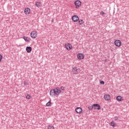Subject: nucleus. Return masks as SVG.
<instances>
[{"instance_id":"nucleus-1","label":"nucleus","mask_w":129,"mask_h":129,"mask_svg":"<svg viewBox=\"0 0 129 129\" xmlns=\"http://www.w3.org/2000/svg\"><path fill=\"white\" fill-rule=\"evenodd\" d=\"M60 93H61V90L59 89V87L51 89L50 91V95H51L52 96L55 95H59Z\"/></svg>"},{"instance_id":"nucleus-2","label":"nucleus","mask_w":129,"mask_h":129,"mask_svg":"<svg viewBox=\"0 0 129 129\" xmlns=\"http://www.w3.org/2000/svg\"><path fill=\"white\" fill-rule=\"evenodd\" d=\"M81 2L79 0H77L75 2V5L76 6V9H79V7L81 6Z\"/></svg>"},{"instance_id":"nucleus-3","label":"nucleus","mask_w":129,"mask_h":129,"mask_svg":"<svg viewBox=\"0 0 129 129\" xmlns=\"http://www.w3.org/2000/svg\"><path fill=\"white\" fill-rule=\"evenodd\" d=\"M30 36L32 39H36V38L37 37V31H33L31 32Z\"/></svg>"},{"instance_id":"nucleus-4","label":"nucleus","mask_w":129,"mask_h":129,"mask_svg":"<svg viewBox=\"0 0 129 129\" xmlns=\"http://www.w3.org/2000/svg\"><path fill=\"white\" fill-rule=\"evenodd\" d=\"M114 45L117 47H120V46L121 45V42L119 40H116L114 41Z\"/></svg>"},{"instance_id":"nucleus-5","label":"nucleus","mask_w":129,"mask_h":129,"mask_svg":"<svg viewBox=\"0 0 129 129\" xmlns=\"http://www.w3.org/2000/svg\"><path fill=\"white\" fill-rule=\"evenodd\" d=\"M72 72L74 74H78L79 72V69H77V67L73 68L72 69Z\"/></svg>"},{"instance_id":"nucleus-6","label":"nucleus","mask_w":129,"mask_h":129,"mask_svg":"<svg viewBox=\"0 0 129 129\" xmlns=\"http://www.w3.org/2000/svg\"><path fill=\"white\" fill-rule=\"evenodd\" d=\"M93 105L94 109H98V110H99L101 108L100 105L98 104H94Z\"/></svg>"},{"instance_id":"nucleus-7","label":"nucleus","mask_w":129,"mask_h":129,"mask_svg":"<svg viewBox=\"0 0 129 129\" xmlns=\"http://www.w3.org/2000/svg\"><path fill=\"white\" fill-rule=\"evenodd\" d=\"M77 57L79 60H82V59H84V54L82 53H79L77 55Z\"/></svg>"},{"instance_id":"nucleus-8","label":"nucleus","mask_w":129,"mask_h":129,"mask_svg":"<svg viewBox=\"0 0 129 129\" xmlns=\"http://www.w3.org/2000/svg\"><path fill=\"white\" fill-rule=\"evenodd\" d=\"M66 46V48L67 49V50H71V49H72V45L69 43L66 44L65 45Z\"/></svg>"},{"instance_id":"nucleus-9","label":"nucleus","mask_w":129,"mask_h":129,"mask_svg":"<svg viewBox=\"0 0 129 129\" xmlns=\"http://www.w3.org/2000/svg\"><path fill=\"white\" fill-rule=\"evenodd\" d=\"M76 112L77 113H82V108L81 107H77L76 108Z\"/></svg>"},{"instance_id":"nucleus-10","label":"nucleus","mask_w":129,"mask_h":129,"mask_svg":"<svg viewBox=\"0 0 129 129\" xmlns=\"http://www.w3.org/2000/svg\"><path fill=\"white\" fill-rule=\"evenodd\" d=\"M30 12H31V9H30V8H26L24 10V13L26 15H29Z\"/></svg>"},{"instance_id":"nucleus-11","label":"nucleus","mask_w":129,"mask_h":129,"mask_svg":"<svg viewBox=\"0 0 129 129\" xmlns=\"http://www.w3.org/2000/svg\"><path fill=\"white\" fill-rule=\"evenodd\" d=\"M104 98L105 100H109L110 99V95L109 94H105Z\"/></svg>"},{"instance_id":"nucleus-12","label":"nucleus","mask_w":129,"mask_h":129,"mask_svg":"<svg viewBox=\"0 0 129 129\" xmlns=\"http://www.w3.org/2000/svg\"><path fill=\"white\" fill-rule=\"evenodd\" d=\"M72 20L73 22H77L79 20V17H72Z\"/></svg>"},{"instance_id":"nucleus-13","label":"nucleus","mask_w":129,"mask_h":129,"mask_svg":"<svg viewBox=\"0 0 129 129\" xmlns=\"http://www.w3.org/2000/svg\"><path fill=\"white\" fill-rule=\"evenodd\" d=\"M23 38L25 41V42H30L31 41V38H30L28 37L23 36Z\"/></svg>"},{"instance_id":"nucleus-14","label":"nucleus","mask_w":129,"mask_h":129,"mask_svg":"<svg viewBox=\"0 0 129 129\" xmlns=\"http://www.w3.org/2000/svg\"><path fill=\"white\" fill-rule=\"evenodd\" d=\"M26 51L27 53H31L32 52V47L31 46L26 47Z\"/></svg>"},{"instance_id":"nucleus-15","label":"nucleus","mask_w":129,"mask_h":129,"mask_svg":"<svg viewBox=\"0 0 129 129\" xmlns=\"http://www.w3.org/2000/svg\"><path fill=\"white\" fill-rule=\"evenodd\" d=\"M110 125H111V126H112L113 127H115L116 125H115V123L114 122V121H112L110 123Z\"/></svg>"},{"instance_id":"nucleus-16","label":"nucleus","mask_w":129,"mask_h":129,"mask_svg":"<svg viewBox=\"0 0 129 129\" xmlns=\"http://www.w3.org/2000/svg\"><path fill=\"white\" fill-rule=\"evenodd\" d=\"M122 97L121 96H118L116 97V100L117 101H121Z\"/></svg>"},{"instance_id":"nucleus-17","label":"nucleus","mask_w":129,"mask_h":129,"mask_svg":"<svg viewBox=\"0 0 129 129\" xmlns=\"http://www.w3.org/2000/svg\"><path fill=\"white\" fill-rule=\"evenodd\" d=\"M78 21H79V25H82V24H84V22H83V20L80 19Z\"/></svg>"},{"instance_id":"nucleus-18","label":"nucleus","mask_w":129,"mask_h":129,"mask_svg":"<svg viewBox=\"0 0 129 129\" xmlns=\"http://www.w3.org/2000/svg\"><path fill=\"white\" fill-rule=\"evenodd\" d=\"M35 5L36 7H37V8L41 7V2H36Z\"/></svg>"},{"instance_id":"nucleus-19","label":"nucleus","mask_w":129,"mask_h":129,"mask_svg":"<svg viewBox=\"0 0 129 129\" xmlns=\"http://www.w3.org/2000/svg\"><path fill=\"white\" fill-rule=\"evenodd\" d=\"M100 15H101V16H102V17H104V16H105L106 14H105V13H104L103 11H101V12H100Z\"/></svg>"},{"instance_id":"nucleus-20","label":"nucleus","mask_w":129,"mask_h":129,"mask_svg":"<svg viewBox=\"0 0 129 129\" xmlns=\"http://www.w3.org/2000/svg\"><path fill=\"white\" fill-rule=\"evenodd\" d=\"M26 98H27V99H31L32 98V96H31V95L28 94V95H27Z\"/></svg>"},{"instance_id":"nucleus-21","label":"nucleus","mask_w":129,"mask_h":129,"mask_svg":"<svg viewBox=\"0 0 129 129\" xmlns=\"http://www.w3.org/2000/svg\"><path fill=\"white\" fill-rule=\"evenodd\" d=\"M51 101H49L48 102H47L46 104V106H51Z\"/></svg>"},{"instance_id":"nucleus-22","label":"nucleus","mask_w":129,"mask_h":129,"mask_svg":"<svg viewBox=\"0 0 129 129\" xmlns=\"http://www.w3.org/2000/svg\"><path fill=\"white\" fill-rule=\"evenodd\" d=\"M93 108H94L93 105L92 106H88L89 110H92V109H93Z\"/></svg>"},{"instance_id":"nucleus-23","label":"nucleus","mask_w":129,"mask_h":129,"mask_svg":"<svg viewBox=\"0 0 129 129\" xmlns=\"http://www.w3.org/2000/svg\"><path fill=\"white\" fill-rule=\"evenodd\" d=\"M47 129H55V128H54V126H53L49 125V126L47 127Z\"/></svg>"},{"instance_id":"nucleus-24","label":"nucleus","mask_w":129,"mask_h":129,"mask_svg":"<svg viewBox=\"0 0 129 129\" xmlns=\"http://www.w3.org/2000/svg\"><path fill=\"white\" fill-rule=\"evenodd\" d=\"M113 119H114V120H118V117L116 116L114 117Z\"/></svg>"},{"instance_id":"nucleus-25","label":"nucleus","mask_w":129,"mask_h":129,"mask_svg":"<svg viewBox=\"0 0 129 129\" xmlns=\"http://www.w3.org/2000/svg\"><path fill=\"white\" fill-rule=\"evenodd\" d=\"M24 84L25 86H27V85H29V83H28L26 81H24Z\"/></svg>"},{"instance_id":"nucleus-26","label":"nucleus","mask_w":129,"mask_h":129,"mask_svg":"<svg viewBox=\"0 0 129 129\" xmlns=\"http://www.w3.org/2000/svg\"><path fill=\"white\" fill-rule=\"evenodd\" d=\"M60 89L61 90H62V91H64V90H65V87L62 86L60 87Z\"/></svg>"},{"instance_id":"nucleus-27","label":"nucleus","mask_w":129,"mask_h":129,"mask_svg":"<svg viewBox=\"0 0 129 129\" xmlns=\"http://www.w3.org/2000/svg\"><path fill=\"white\" fill-rule=\"evenodd\" d=\"M3 58V55L0 54V62L2 61V58Z\"/></svg>"},{"instance_id":"nucleus-28","label":"nucleus","mask_w":129,"mask_h":129,"mask_svg":"<svg viewBox=\"0 0 129 129\" xmlns=\"http://www.w3.org/2000/svg\"><path fill=\"white\" fill-rule=\"evenodd\" d=\"M100 84L103 85V84H104V81H101V82H100Z\"/></svg>"},{"instance_id":"nucleus-29","label":"nucleus","mask_w":129,"mask_h":129,"mask_svg":"<svg viewBox=\"0 0 129 129\" xmlns=\"http://www.w3.org/2000/svg\"><path fill=\"white\" fill-rule=\"evenodd\" d=\"M72 17H78L77 15H74Z\"/></svg>"},{"instance_id":"nucleus-30","label":"nucleus","mask_w":129,"mask_h":129,"mask_svg":"<svg viewBox=\"0 0 129 129\" xmlns=\"http://www.w3.org/2000/svg\"><path fill=\"white\" fill-rule=\"evenodd\" d=\"M54 22V19H52L51 22L53 23Z\"/></svg>"}]
</instances>
